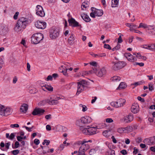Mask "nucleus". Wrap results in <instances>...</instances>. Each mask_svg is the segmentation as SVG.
<instances>
[{
    "label": "nucleus",
    "mask_w": 155,
    "mask_h": 155,
    "mask_svg": "<svg viewBox=\"0 0 155 155\" xmlns=\"http://www.w3.org/2000/svg\"><path fill=\"white\" fill-rule=\"evenodd\" d=\"M28 105L25 104H23L21 106L20 108L21 112L25 113L28 110Z\"/></svg>",
    "instance_id": "22"
},
{
    "label": "nucleus",
    "mask_w": 155,
    "mask_h": 155,
    "mask_svg": "<svg viewBox=\"0 0 155 155\" xmlns=\"http://www.w3.org/2000/svg\"><path fill=\"white\" fill-rule=\"evenodd\" d=\"M91 65L93 66L94 68H92L93 69L94 68V70H96L97 68V63L96 62H91L90 63Z\"/></svg>",
    "instance_id": "34"
},
{
    "label": "nucleus",
    "mask_w": 155,
    "mask_h": 155,
    "mask_svg": "<svg viewBox=\"0 0 155 155\" xmlns=\"http://www.w3.org/2000/svg\"><path fill=\"white\" fill-rule=\"evenodd\" d=\"M61 68H62L63 69H64V70H62V71H61V72L63 73V74L66 76H68V74L67 72V71L68 69H67V68H66L65 67V69H64V68H63V66L62 65L61 66Z\"/></svg>",
    "instance_id": "29"
},
{
    "label": "nucleus",
    "mask_w": 155,
    "mask_h": 155,
    "mask_svg": "<svg viewBox=\"0 0 155 155\" xmlns=\"http://www.w3.org/2000/svg\"><path fill=\"white\" fill-rule=\"evenodd\" d=\"M80 120L82 123L84 124H86L90 123L92 121L91 118L89 117L88 116H85L83 117L79 120V121Z\"/></svg>",
    "instance_id": "12"
},
{
    "label": "nucleus",
    "mask_w": 155,
    "mask_h": 155,
    "mask_svg": "<svg viewBox=\"0 0 155 155\" xmlns=\"http://www.w3.org/2000/svg\"><path fill=\"white\" fill-rule=\"evenodd\" d=\"M5 144L3 142H1L0 144V146L1 147L0 149L2 151H7V150L4 149L2 148L5 147Z\"/></svg>",
    "instance_id": "46"
},
{
    "label": "nucleus",
    "mask_w": 155,
    "mask_h": 155,
    "mask_svg": "<svg viewBox=\"0 0 155 155\" xmlns=\"http://www.w3.org/2000/svg\"><path fill=\"white\" fill-rule=\"evenodd\" d=\"M106 122L108 123H110L112 122L113 121V120L110 118H108L106 120Z\"/></svg>",
    "instance_id": "57"
},
{
    "label": "nucleus",
    "mask_w": 155,
    "mask_h": 155,
    "mask_svg": "<svg viewBox=\"0 0 155 155\" xmlns=\"http://www.w3.org/2000/svg\"><path fill=\"white\" fill-rule=\"evenodd\" d=\"M74 39H75L74 36V35L72 33L71 34L68 40V43L70 45L72 44Z\"/></svg>",
    "instance_id": "25"
},
{
    "label": "nucleus",
    "mask_w": 155,
    "mask_h": 155,
    "mask_svg": "<svg viewBox=\"0 0 155 155\" xmlns=\"http://www.w3.org/2000/svg\"><path fill=\"white\" fill-rule=\"evenodd\" d=\"M96 152V150L94 149H91L89 151V154L90 155H92Z\"/></svg>",
    "instance_id": "45"
},
{
    "label": "nucleus",
    "mask_w": 155,
    "mask_h": 155,
    "mask_svg": "<svg viewBox=\"0 0 155 155\" xmlns=\"http://www.w3.org/2000/svg\"><path fill=\"white\" fill-rule=\"evenodd\" d=\"M34 143L36 145H38L40 143L39 140L37 139H35L34 140Z\"/></svg>",
    "instance_id": "59"
},
{
    "label": "nucleus",
    "mask_w": 155,
    "mask_h": 155,
    "mask_svg": "<svg viewBox=\"0 0 155 155\" xmlns=\"http://www.w3.org/2000/svg\"><path fill=\"white\" fill-rule=\"evenodd\" d=\"M127 119H125V121L127 123L131 121L133 119V115L132 114H130L127 117Z\"/></svg>",
    "instance_id": "24"
},
{
    "label": "nucleus",
    "mask_w": 155,
    "mask_h": 155,
    "mask_svg": "<svg viewBox=\"0 0 155 155\" xmlns=\"http://www.w3.org/2000/svg\"><path fill=\"white\" fill-rule=\"evenodd\" d=\"M10 145V142H8V143H6L5 144V147L6 148H7V150H8L9 149V147Z\"/></svg>",
    "instance_id": "60"
},
{
    "label": "nucleus",
    "mask_w": 155,
    "mask_h": 155,
    "mask_svg": "<svg viewBox=\"0 0 155 155\" xmlns=\"http://www.w3.org/2000/svg\"><path fill=\"white\" fill-rule=\"evenodd\" d=\"M23 127L25 128L27 130L28 132H31L32 131V130H31V127H28L25 126H23Z\"/></svg>",
    "instance_id": "62"
},
{
    "label": "nucleus",
    "mask_w": 155,
    "mask_h": 155,
    "mask_svg": "<svg viewBox=\"0 0 155 155\" xmlns=\"http://www.w3.org/2000/svg\"><path fill=\"white\" fill-rule=\"evenodd\" d=\"M120 79V78L117 76H114L111 78V80L113 81H119Z\"/></svg>",
    "instance_id": "35"
},
{
    "label": "nucleus",
    "mask_w": 155,
    "mask_h": 155,
    "mask_svg": "<svg viewBox=\"0 0 155 155\" xmlns=\"http://www.w3.org/2000/svg\"><path fill=\"white\" fill-rule=\"evenodd\" d=\"M124 56L127 59L128 61L131 62H134L137 60L136 58L130 53H125Z\"/></svg>",
    "instance_id": "15"
},
{
    "label": "nucleus",
    "mask_w": 155,
    "mask_h": 155,
    "mask_svg": "<svg viewBox=\"0 0 155 155\" xmlns=\"http://www.w3.org/2000/svg\"><path fill=\"white\" fill-rule=\"evenodd\" d=\"M92 142V140H89L88 141H85L84 140H83L82 141H78V144H85L86 143H87L88 142H90L91 143Z\"/></svg>",
    "instance_id": "32"
},
{
    "label": "nucleus",
    "mask_w": 155,
    "mask_h": 155,
    "mask_svg": "<svg viewBox=\"0 0 155 155\" xmlns=\"http://www.w3.org/2000/svg\"><path fill=\"white\" fill-rule=\"evenodd\" d=\"M36 91L35 88L31 89L30 90L29 93L31 94H35L36 93Z\"/></svg>",
    "instance_id": "56"
},
{
    "label": "nucleus",
    "mask_w": 155,
    "mask_h": 155,
    "mask_svg": "<svg viewBox=\"0 0 155 155\" xmlns=\"http://www.w3.org/2000/svg\"><path fill=\"white\" fill-rule=\"evenodd\" d=\"M64 146L63 144L60 145L58 147V149L57 150V151L62 150L64 148Z\"/></svg>",
    "instance_id": "50"
},
{
    "label": "nucleus",
    "mask_w": 155,
    "mask_h": 155,
    "mask_svg": "<svg viewBox=\"0 0 155 155\" xmlns=\"http://www.w3.org/2000/svg\"><path fill=\"white\" fill-rule=\"evenodd\" d=\"M123 128H119L117 129V131L120 133H124Z\"/></svg>",
    "instance_id": "55"
},
{
    "label": "nucleus",
    "mask_w": 155,
    "mask_h": 155,
    "mask_svg": "<svg viewBox=\"0 0 155 155\" xmlns=\"http://www.w3.org/2000/svg\"><path fill=\"white\" fill-rule=\"evenodd\" d=\"M149 45V50H155V44H151Z\"/></svg>",
    "instance_id": "47"
},
{
    "label": "nucleus",
    "mask_w": 155,
    "mask_h": 155,
    "mask_svg": "<svg viewBox=\"0 0 155 155\" xmlns=\"http://www.w3.org/2000/svg\"><path fill=\"white\" fill-rule=\"evenodd\" d=\"M138 28H147V26L146 24L141 23H140L139 26L138 27Z\"/></svg>",
    "instance_id": "41"
},
{
    "label": "nucleus",
    "mask_w": 155,
    "mask_h": 155,
    "mask_svg": "<svg viewBox=\"0 0 155 155\" xmlns=\"http://www.w3.org/2000/svg\"><path fill=\"white\" fill-rule=\"evenodd\" d=\"M44 150L40 148L37 150V153L40 155L45 154L44 153Z\"/></svg>",
    "instance_id": "36"
},
{
    "label": "nucleus",
    "mask_w": 155,
    "mask_h": 155,
    "mask_svg": "<svg viewBox=\"0 0 155 155\" xmlns=\"http://www.w3.org/2000/svg\"><path fill=\"white\" fill-rule=\"evenodd\" d=\"M120 152L123 155H125L127 154V151L125 150H123L120 151Z\"/></svg>",
    "instance_id": "63"
},
{
    "label": "nucleus",
    "mask_w": 155,
    "mask_h": 155,
    "mask_svg": "<svg viewBox=\"0 0 155 155\" xmlns=\"http://www.w3.org/2000/svg\"><path fill=\"white\" fill-rule=\"evenodd\" d=\"M43 150L44 151V153L45 154L49 152V147L46 146H44V149Z\"/></svg>",
    "instance_id": "40"
},
{
    "label": "nucleus",
    "mask_w": 155,
    "mask_h": 155,
    "mask_svg": "<svg viewBox=\"0 0 155 155\" xmlns=\"http://www.w3.org/2000/svg\"><path fill=\"white\" fill-rule=\"evenodd\" d=\"M104 47L105 48L108 49L109 50L111 49V48L110 45L108 44H105L104 45Z\"/></svg>",
    "instance_id": "53"
},
{
    "label": "nucleus",
    "mask_w": 155,
    "mask_h": 155,
    "mask_svg": "<svg viewBox=\"0 0 155 155\" xmlns=\"http://www.w3.org/2000/svg\"><path fill=\"white\" fill-rule=\"evenodd\" d=\"M35 26L38 29H43L46 27V23L45 22L37 21L35 24Z\"/></svg>",
    "instance_id": "14"
},
{
    "label": "nucleus",
    "mask_w": 155,
    "mask_h": 155,
    "mask_svg": "<svg viewBox=\"0 0 155 155\" xmlns=\"http://www.w3.org/2000/svg\"><path fill=\"white\" fill-rule=\"evenodd\" d=\"M150 31L153 35H155V28L150 29Z\"/></svg>",
    "instance_id": "61"
},
{
    "label": "nucleus",
    "mask_w": 155,
    "mask_h": 155,
    "mask_svg": "<svg viewBox=\"0 0 155 155\" xmlns=\"http://www.w3.org/2000/svg\"><path fill=\"white\" fill-rule=\"evenodd\" d=\"M118 35H120L119 36V37L118 39V43H121V42H122L123 41L122 39V38L121 37L122 34L121 33H119L118 34Z\"/></svg>",
    "instance_id": "49"
},
{
    "label": "nucleus",
    "mask_w": 155,
    "mask_h": 155,
    "mask_svg": "<svg viewBox=\"0 0 155 155\" xmlns=\"http://www.w3.org/2000/svg\"><path fill=\"white\" fill-rule=\"evenodd\" d=\"M82 145L80 147L81 149L82 148L83 150H84L85 151L87 150L90 148V146L87 144H81Z\"/></svg>",
    "instance_id": "28"
},
{
    "label": "nucleus",
    "mask_w": 155,
    "mask_h": 155,
    "mask_svg": "<svg viewBox=\"0 0 155 155\" xmlns=\"http://www.w3.org/2000/svg\"><path fill=\"white\" fill-rule=\"evenodd\" d=\"M61 98L60 97L55 98V99H53L51 97L49 99L48 104L50 105H56L59 103L58 100L60 99Z\"/></svg>",
    "instance_id": "16"
},
{
    "label": "nucleus",
    "mask_w": 155,
    "mask_h": 155,
    "mask_svg": "<svg viewBox=\"0 0 155 155\" xmlns=\"http://www.w3.org/2000/svg\"><path fill=\"white\" fill-rule=\"evenodd\" d=\"M49 99L47 100H43L42 101H41L39 103V105L41 106H43L45 104L47 103H48Z\"/></svg>",
    "instance_id": "33"
},
{
    "label": "nucleus",
    "mask_w": 155,
    "mask_h": 155,
    "mask_svg": "<svg viewBox=\"0 0 155 155\" xmlns=\"http://www.w3.org/2000/svg\"><path fill=\"white\" fill-rule=\"evenodd\" d=\"M44 38L43 35L40 33L34 34L31 37V41L32 43L36 44L39 43Z\"/></svg>",
    "instance_id": "4"
},
{
    "label": "nucleus",
    "mask_w": 155,
    "mask_h": 155,
    "mask_svg": "<svg viewBox=\"0 0 155 155\" xmlns=\"http://www.w3.org/2000/svg\"><path fill=\"white\" fill-rule=\"evenodd\" d=\"M15 147H13V146H12V148L13 149H15L18 148L19 145V143L18 142L16 141V142H15Z\"/></svg>",
    "instance_id": "51"
},
{
    "label": "nucleus",
    "mask_w": 155,
    "mask_h": 155,
    "mask_svg": "<svg viewBox=\"0 0 155 155\" xmlns=\"http://www.w3.org/2000/svg\"><path fill=\"white\" fill-rule=\"evenodd\" d=\"M36 10V14L37 15L40 17H44L45 15V13L43 11V8L40 5H38L37 6Z\"/></svg>",
    "instance_id": "8"
},
{
    "label": "nucleus",
    "mask_w": 155,
    "mask_h": 155,
    "mask_svg": "<svg viewBox=\"0 0 155 155\" xmlns=\"http://www.w3.org/2000/svg\"><path fill=\"white\" fill-rule=\"evenodd\" d=\"M132 127L130 126H127L125 127H123V129L124 133H126L131 132L132 130Z\"/></svg>",
    "instance_id": "26"
},
{
    "label": "nucleus",
    "mask_w": 155,
    "mask_h": 155,
    "mask_svg": "<svg viewBox=\"0 0 155 155\" xmlns=\"http://www.w3.org/2000/svg\"><path fill=\"white\" fill-rule=\"evenodd\" d=\"M11 109L9 108H5L3 106V109L0 111V115L3 116H7L10 115L11 113Z\"/></svg>",
    "instance_id": "11"
},
{
    "label": "nucleus",
    "mask_w": 155,
    "mask_h": 155,
    "mask_svg": "<svg viewBox=\"0 0 155 155\" xmlns=\"http://www.w3.org/2000/svg\"><path fill=\"white\" fill-rule=\"evenodd\" d=\"M19 12H16L14 16H13V18L14 19L16 20L18 18V16L19 14Z\"/></svg>",
    "instance_id": "52"
},
{
    "label": "nucleus",
    "mask_w": 155,
    "mask_h": 155,
    "mask_svg": "<svg viewBox=\"0 0 155 155\" xmlns=\"http://www.w3.org/2000/svg\"><path fill=\"white\" fill-rule=\"evenodd\" d=\"M17 140L19 142H21L22 140V137L20 136H18L17 137Z\"/></svg>",
    "instance_id": "64"
},
{
    "label": "nucleus",
    "mask_w": 155,
    "mask_h": 155,
    "mask_svg": "<svg viewBox=\"0 0 155 155\" xmlns=\"http://www.w3.org/2000/svg\"><path fill=\"white\" fill-rule=\"evenodd\" d=\"M16 134V133H13L11 134L10 136L9 139L11 140H13L14 138L15 134Z\"/></svg>",
    "instance_id": "43"
},
{
    "label": "nucleus",
    "mask_w": 155,
    "mask_h": 155,
    "mask_svg": "<svg viewBox=\"0 0 155 155\" xmlns=\"http://www.w3.org/2000/svg\"><path fill=\"white\" fill-rule=\"evenodd\" d=\"M126 65V63L124 61H119L115 63L112 67L113 70L114 71H117L124 67Z\"/></svg>",
    "instance_id": "7"
},
{
    "label": "nucleus",
    "mask_w": 155,
    "mask_h": 155,
    "mask_svg": "<svg viewBox=\"0 0 155 155\" xmlns=\"http://www.w3.org/2000/svg\"><path fill=\"white\" fill-rule=\"evenodd\" d=\"M119 0H112V7H117V5L118 3Z\"/></svg>",
    "instance_id": "31"
},
{
    "label": "nucleus",
    "mask_w": 155,
    "mask_h": 155,
    "mask_svg": "<svg viewBox=\"0 0 155 155\" xmlns=\"http://www.w3.org/2000/svg\"><path fill=\"white\" fill-rule=\"evenodd\" d=\"M85 151L84 150H83V149H81V147L79 149V155H84L85 154Z\"/></svg>",
    "instance_id": "39"
},
{
    "label": "nucleus",
    "mask_w": 155,
    "mask_h": 155,
    "mask_svg": "<svg viewBox=\"0 0 155 155\" xmlns=\"http://www.w3.org/2000/svg\"><path fill=\"white\" fill-rule=\"evenodd\" d=\"M143 142L146 143L147 144L151 145L155 143V140L153 138L150 137L149 139H145Z\"/></svg>",
    "instance_id": "17"
},
{
    "label": "nucleus",
    "mask_w": 155,
    "mask_h": 155,
    "mask_svg": "<svg viewBox=\"0 0 155 155\" xmlns=\"http://www.w3.org/2000/svg\"><path fill=\"white\" fill-rule=\"evenodd\" d=\"M94 72L95 73L96 75L99 77L103 76L106 74V70L104 68H102L101 69H97L94 70L93 68Z\"/></svg>",
    "instance_id": "10"
},
{
    "label": "nucleus",
    "mask_w": 155,
    "mask_h": 155,
    "mask_svg": "<svg viewBox=\"0 0 155 155\" xmlns=\"http://www.w3.org/2000/svg\"><path fill=\"white\" fill-rule=\"evenodd\" d=\"M42 89L45 91H46L47 90L51 91H53V87L50 85H44L43 86H42Z\"/></svg>",
    "instance_id": "19"
},
{
    "label": "nucleus",
    "mask_w": 155,
    "mask_h": 155,
    "mask_svg": "<svg viewBox=\"0 0 155 155\" xmlns=\"http://www.w3.org/2000/svg\"><path fill=\"white\" fill-rule=\"evenodd\" d=\"M137 99L142 102H145V100L143 98H141V97H138Z\"/></svg>",
    "instance_id": "58"
},
{
    "label": "nucleus",
    "mask_w": 155,
    "mask_h": 155,
    "mask_svg": "<svg viewBox=\"0 0 155 155\" xmlns=\"http://www.w3.org/2000/svg\"><path fill=\"white\" fill-rule=\"evenodd\" d=\"M142 84V82L141 81H140L137 82H136L133 83L131 85H134L135 86H137L138 85H141Z\"/></svg>",
    "instance_id": "44"
},
{
    "label": "nucleus",
    "mask_w": 155,
    "mask_h": 155,
    "mask_svg": "<svg viewBox=\"0 0 155 155\" xmlns=\"http://www.w3.org/2000/svg\"><path fill=\"white\" fill-rule=\"evenodd\" d=\"M81 17L86 22H89L91 21V19H90L89 16L84 13H83L81 14Z\"/></svg>",
    "instance_id": "21"
},
{
    "label": "nucleus",
    "mask_w": 155,
    "mask_h": 155,
    "mask_svg": "<svg viewBox=\"0 0 155 155\" xmlns=\"http://www.w3.org/2000/svg\"><path fill=\"white\" fill-rule=\"evenodd\" d=\"M126 87V85L125 83L124 82H122L120 83L119 87L117 88V89H123L125 88Z\"/></svg>",
    "instance_id": "30"
},
{
    "label": "nucleus",
    "mask_w": 155,
    "mask_h": 155,
    "mask_svg": "<svg viewBox=\"0 0 155 155\" xmlns=\"http://www.w3.org/2000/svg\"><path fill=\"white\" fill-rule=\"evenodd\" d=\"M94 7H92L91 8V9L92 11V12H91L90 14V15L91 17H92L93 18H95L96 15H95V14H94Z\"/></svg>",
    "instance_id": "37"
},
{
    "label": "nucleus",
    "mask_w": 155,
    "mask_h": 155,
    "mask_svg": "<svg viewBox=\"0 0 155 155\" xmlns=\"http://www.w3.org/2000/svg\"><path fill=\"white\" fill-rule=\"evenodd\" d=\"M50 36L52 39H55L57 38L59 34V29L55 27H52L50 30Z\"/></svg>",
    "instance_id": "5"
},
{
    "label": "nucleus",
    "mask_w": 155,
    "mask_h": 155,
    "mask_svg": "<svg viewBox=\"0 0 155 155\" xmlns=\"http://www.w3.org/2000/svg\"><path fill=\"white\" fill-rule=\"evenodd\" d=\"M131 26V27H130V31L135 30V29H136L137 27L136 25L134 24L133 23H132Z\"/></svg>",
    "instance_id": "42"
},
{
    "label": "nucleus",
    "mask_w": 155,
    "mask_h": 155,
    "mask_svg": "<svg viewBox=\"0 0 155 155\" xmlns=\"http://www.w3.org/2000/svg\"><path fill=\"white\" fill-rule=\"evenodd\" d=\"M77 90L76 93V95H78L83 91L86 90L89 87L90 85L89 82L84 80H82L77 82Z\"/></svg>",
    "instance_id": "2"
},
{
    "label": "nucleus",
    "mask_w": 155,
    "mask_h": 155,
    "mask_svg": "<svg viewBox=\"0 0 155 155\" xmlns=\"http://www.w3.org/2000/svg\"><path fill=\"white\" fill-rule=\"evenodd\" d=\"M131 111L134 114H137L139 111V108L138 105L136 104L133 105L131 108Z\"/></svg>",
    "instance_id": "18"
},
{
    "label": "nucleus",
    "mask_w": 155,
    "mask_h": 155,
    "mask_svg": "<svg viewBox=\"0 0 155 155\" xmlns=\"http://www.w3.org/2000/svg\"><path fill=\"white\" fill-rule=\"evenodd\" d=\"M68 21L69 23V25L71 26L72 27H78L81 26V25L79 24V23L73 18L69 19Z\"/></svg>",
    "instance_id": "13"
},
{
    "label": "nucleus",
    "mask_w": 155,
    "mask_h": 155,
    "mask_svg": "<svg viewBox=\"0 0 155 155\" xmlns=\"http://www.w3.org/2000/svg\"><path fill=\"white\" fill-rule=\"evenodd\" d=\"M92 71H82L81 74V76H84L87 75L89 74H91L92 73Z\"/></svg>",
    "instance_id": "27"
},
{
    "label": "nucleus",
    "mask_w": 155,
    "mask_h": 155,
    "mask_svg": "<svg viewBox=\"0 0 155 155\" xmlns=\"http://www.w3.org/2000/svg\"><path fill=\"white\" fill-rule=\"evenodd\" d=\"M45 111L44 110L39 108L36 107L32 114L33 115H38L40 116L43 115Z\"/></svg>",
    "instance_id": "9"
},
{
    "label": "nucleus",
    "mask_w": 155,
    "mask_h": 155,
    "mask_svg": "<svg viewBox=\"0 0 155 155\" xmlns=\"http://www.w3.org/2000/svg\"><path fill=\"white\" fill-rule=\"evenodd\" d=\"M88 128H85L82 126L80 127V129L82 132L86 135H92L96 134L97 132V127H90Z\"/></svg>",
    "instance_id": "3"
},
{
    "label": "nucleus",
    "mask_w": 155,
    "mask_h": 155,
    "mask_svg": "<svg viewBox=\"0 0 155 155\" xmlns=\"http://www.w3.org/2000/svg\"><path fill=\"white\" fill-rule=\"evenodd\" d=\"M94 14L96 16L100 17L103 14V12L102 10L98 9L95 8L94 9Z\"/></svg>",
    "instance_id": "20"
},
{
    "label": "nucleus",
    "mask_w": 155,
    "mask_h": 155,
    "mask_svg": "<svg viewBox=\"0 0 155 155\" xmlns=\"http://www.w3.org/2000/svg\"><path fill=\"white\" fill-rule=\"evenodd\" d=\"M11 152L14 155H16L19 153V150H15L12 151Z\"/></svg>",
    "instance_id": "48"
},
{
    "label": "nucleus",
    "mask_w": 155,
    "mask_h": 155,
    "mask_svg": "<svg viewBox=\"0 0 155 155\" xmlns=\"http://www.w3.org/2000/svg\"><path fill=\"white\" fill-rule=\"evenodd\" d=\"M103 135L106 137H108L112 135L111 132L110 130H107L103 131Z\"/></svg>",
    "instance_id": "23"
},
{
    "label": "nucleus",
    "mask_w": 155,
    "mask_h": 155,
    "mask_svg": "<svg viewBox=\"0 0 155 155\" xmlns=\"http://www.w3.org/2000/svg\"><path fill=\"white\" fill-rule=\"evenodd\" d=\"M79 106L80 107H82V111L83 112H85L87 110V108L85 105L80 104Z\"/></svg>",
    "instance_id": "38"
},
{
    "label": "nucleus",
    "mask_w": 155,
    "mask_h": 155,
    "mask_svg": "<svg viewBox=\"0 0 155 155\" xmlns=\"http://www.w3.org/2000/svg\"><path fill=\"white\" fill-rule=\"evenodd\" d=\"M28 19L24 17L20 18L18 20L15 30L17 32L25 29L28 24Z\"/></svg>",
    "instance_id": "1"
},
{
    "label": "nucleus",
    "mask_w": 155,
    "mask_h": 155,
    "mask_svg": "<svg viewBox=\"0 0 155 155\" xmlns=\"http://www.w3.org/2000/svg\"><path fill=\"white\" fill-rule=\"evenodd\" d=\"M126 101L125 99L120 98L116 102L113 101L110 103V105L116 107H122L125 104Z\"/></svg>",
    "instance_id": "6"
},
{
    "label": "nucleus",
    "mask_w": 155,
    "mask_h": 155,
    "mask_svg": "<svg viewBox=\"0 0 155 155\" xmlns=\"http://www.w3.org/2000/svg\"><path fill=\"white\" fill-rule=\"evenodd\" d=\"M149 47V45H143L141 46V47L143 48L149 50V47Z\"/></svg>",
    "instance_id": "54"
}]
</instances>
